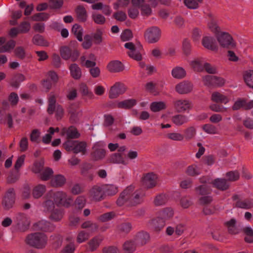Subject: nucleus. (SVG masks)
<instances>
[{
    "label": "nucleus",
    "instance_id": "obj_1",
    "mask_svg": "<svg viewBox=\"0 0 253 253\" xmlns=\"http://www.w3.org/2000/svg\"><path fill=\"white\" fill-rule=\"evenodd\" d=\"M47 241L46 236L39 232L30 234L25 239L27 245L38 249L44 248L47 244Z\"/></svg>",
    "mask_w": 253,
    "mask_h": 253
},
{
    "label": "nucleus",
    "instance_id": "obj_2",
    "mask_svg": "<svg viewBox=\"0 0 253 253\" xmlns=\"http://www.w3.org/2000/svg\"><path fill=\"white\" fill-rule=\"evenodd\" d=\"M216 39L219 45L224 48H232L235 42L232 36L228 33H216Z\"/></svg>",
    "mask_w": 253,
    "mask_h": 253
},
{
    "label": "nucleus",
    "instance_id": "obj_3",
    "mask_svg": "<svg viewBox=\"0 0 253 253\" xmlns=\"http://www.w3.org/2000/svg\"><path fill=\"white\" fill-rule=\"evenodd\" d=\"M64 148L68 151H73L75 153H81L84 155L86 151V144L84 142L68 140L64 143Z\"/></svg>",
    "mask_w": 253,
    "mask_h": 253
},
{
    "label": "nucleus",
    "instance_id": "obj_4",
    "mask_svg": "<svg viewBox=\"0 0 253 253\" xmlns=\"http://www.w3.org/2000/svg\"><path fill=\"white\" fill-rule=\"evenodd\" d=\"M14 222L18 230L21 232L26 231L29 226L30 222L25 213L19 212L13 218Z\"/></svg>",
    "mask_w": 253,
    "mask_h": 253
},
{
    "label": "nucleus",
    "instance_id": "obj_5",
    "mask_svg": "<svg viewBox=\"0 0 253 253\" xmlns=\"http://www.w3.org/2000/svg\"><path fill=\"white\" fill-rule=\"evenodd\" d=\"M15 193L13 188H9L4 196L1 205L5 210L12 208L15 203Z\"/></svg>",
    "mask_w": 253,
    "mask_h": 253
},
{
    "label": "nucleus",
    "instance_id": "obj_6",
    "mask_svg": "<svg viewBox=\"0 0 253 253\" xmlns=\"http://www.w3.org/2000/svg\"><path fill=\"white\" fill-rule=\"evenodd\" d=\"M129 189L131 195L129 202L131 206H134L140 204L142 201V198L144 196V192L141 189L134 191V186L131 185L127 187Z\"/></svg>",
    "mask_w": 253,
    "mask_h": 253
},
{
    "label": "nucleus",
    "instance_id": "obj_7",
    "mask_svg": "<svg viewBox=\"0 0 253 253\" xmlns=\"http://www.w3.org/2000/svg\"><path fill=\"white\" fill-rule=\"evenodd\" d=\"M105 144L102 142H96L93 147L91 157L94 160L102 159L105 157L106 152L104 150Z\"/></svg>",
    "mask_w": 253,
    "mask_h": 253
},
{
    "label": "nucleus",
    "instance_id": "obj_8",
    "mask_svg": "<svg viewBox=\"0 0 253 253\" xmlns=\"http://www.w3.org/2000/svg\"><path fill=\"white\" fill-rule=\"evenodd\" d=\"M202 44L205 48L211 51L216 52L218 50V46L215 39L210 35H206L203 37Z\"/></svg>",
    "mask_w": 253,
    "mask_h": 253
},
{
    "label": "nucleus",
    "instance_id": "obj_9",
    "mask_svg": "<svg viewBox=\"0 0 253 253\" xmlns=\"http://www.w3.org/2000/svg\"><path fill=\"white\" fill-rule=\"evenodd\" d=\"M158 176L153 172L144 174L142 178V183L147 188L155 187L157 183Z\"/></svg>",
    "mask_w": 253,
    "mask_h": 253
},
{
    "label": "nucleus",
    "instance_id": "obj_10",
    "mask_svg": "<svg viewBox=\"0 0 253 253\" xmlns=\"http://www.w3.org/2000/svg\"><path fill=\"white\" fill-rule=\"evenodd\" d=\"M174 107L177 112H188L192 108V104L187 99H178L173 102Z\"/></svg>",
    "mask_w": 253,
    "mask_h": 253
},
{
    "label": "nucleus",
    "instance_id": "obj_11",
    "mask_svg": "<svg viewBox=\"0 0 253 253\" xmlns=\"http://www.w3.org/2000/svg\"><path fill=\"white\" fill-rule=\"evenodd\" d=\"M126 90L125 85L120 82L116 83L112 86H111L109 96L110 98H116L120 95L123 94Z\"/></svg>",
    "mask_w": 253,
    "mask_h": 253
},
{
    "label": "nucleus",
    "instance_id": "obj_12",
    "mask_svg": "<svg viewBox=\"0 0 253 253\" xmlns=\"http://www.w3.org/2000/svg\"><path fill=\"white\" fill-rule=\"evenodd\" d=\"M129 191V189H127V187L120 194L119 197L116 201V204L118 206H131L129 202L130 196L131 195H130V193Z\"/></svg>",
    "mask_w": 253,
    "mask_h": 253
},
{
    "label": "nucleus",
    "instance_id": "obj_13",
    "mask_svg": "<svg viewBox=\"0 0 253 253\" xmlns=\"http://www.w3.org/2000/svg\"><path fill=\"white\" fill-rule=\"evenodd\" d=\"M234 201H236V206L237 207L249 209L253 207V201L251 199H240L239 196L235 195L232 197Z\"/></svg>",
    "mask_w": 253,
    "mask_h": 253
},
{
    "label": "nucleus",
    "instance_id": "obj_14",
    "mask_svg": "<svg viewBox=\"0 0 253 253\" xmlns=\"http://www.w3.org/2000/svg\"><path fill=\"white\" fill-rule=\"evenodd\" d=\"M193 85L188 81H183L175 86L176 91L179 94H187L192 91Z\"/></svg>",
    "mask_w": 253,
    "mask_h": 253
},
{
    "label": "nucleus",
    "instance_id": "obj_15",
    "mask_svg": "<svg viewBox=\"0 0 253 253\" xmlns=\"http://www.w3.org/2000/svg\"><path fill=\"white\" fill-rule=\"evenodd\" d=\"M84 33H74L77 39L80 42H83L82 46L84 49L89 48L92 44L93 40L89 35H84Z\"/></svg>",
    "mask_w": 253,
    "mask_h": 253
},
{
    "label": "nucleus",
    "instance_id": "obj_16",
    "mask_svg": "<svg viewBox=\"0 0 253 253\" xmlns=\"http://www.w3.org/2000/svg\"><path fill=\"white\" fill-rule=\"evenodd\" d=\"M107 69L110 73H119L124 70V66L120 61L114 60L108 63L107 65Z\"/></svg>",
    "mask_w": 253,
    "mask_h": 253
},
{
    "label": "nucleus",
    "instance_id": "obj_17",
    "mask_svg": "<svg viewBox=\"0 0 253 253\" xmlns=\"http://www.w3.org/2000/svg\"><path fill=\"white\" fill-rule=\"evenodd\" d=\"M211 100L216 103L226 104L231 100L229 95H225L218 91L213 92L211 94Z\"/></svg>",
    "mask_w": 253,
    "mask_h": 253
},
{
    "label": "nucleus",
    "instance_id": "obj_18",
    "mask_svg": "<svg viewBox=\"0 0 253 253\" xmlns=\"http://www.w3.org/2000/svg\"><path fill=\"white\" fill-rule=\"evenodd\" d=\"M89 196L92 200L96 201L102 200L104 198V194L102 186H94L90 190Z\"/></svg>",
    "mask_w": 253,
    "mask_h": 253
},
{
    "label": "nucleus",
    "instance_id": "obj_19",
    "mask_svg": "<svg viewBox=\"0 0 253 253\" xmlns=\"http://www.w3.org/2000/svg\"><path fill=\"white\" fill-rule=\"evenodd\" d=\"M96 58L92 53H90L87 58L85 56H82L80 58V63L83 66L86 68H92L96 65Z\"/></svg>",
    "mask_w": 253,
    "mask_h": 253
},
{
    "label": "nucleus",
    "instance_id": "obj_20",
    "mask_svg": "<svg viewBox=\"0 0 253 253\" xmlns=\"http://www.w3.org/2000/svg\"><path fill=\"white\" fill-rule=\"evenodd\" d=\"M225 225L228 229V232L232 234H236L240 232L241 228L237 221L234 218H232L225 223Z\"/></svg>",
    "mask_w": 253,
    "mask_h": 253
},
{
    "label": "nucleus",
    "instance_id": "obj_21",
    "mask_svg": "<svg viewBox=\"0 0 253 253\" xmlns=\"http://www.w3.org/2000/svg\"><path fill=\"white\" fill-rule=\"evenodd\" d=\"M149 240V235L147 232H140L135 235L134 242L137 246H142L146 244Z\"/></svg>",
    "mask_w": 253,
    "mask_h": 253
},
{
    "label": "nucleus",
    "instance_id": "obj_22",
    "mask_svg": "<svg viewBox=\"0 0 253 253\" xmlns=\"http://www.w3.org/2000/svg\"><path fill=\"white\" fill-rule=\"evenodd\" d=\"M7 123L8 127H13V120L12 115L7 113L4 109H0V124H5Z\"/></svg>",
    "mask_w": 253,
    "mask_h": 253
},
{
    "label": "nucleus",
    "instance_id": "obj_23",
    "mask_svg": "<svg viewBox=\"0 0 253 253\" xmlns=\"http://www.w3.org/2000/svg\"><path fill=\"white\" fill-rule=\"evenodd\" d=\"M34 227L37 230L44 232H51L54 229V226L51 223L45 220L38 222L34 224Z\"/></svg>",
    "mask_w": 253,
    "mask_h": 253
},
{
    "label": "nucleus",
    "instance_id": "obj_24",
    "mask_svg": "<svg viewBox=\"0 0 253 253\" xmlns=\"http://www.w3.org/2000/svg\"><path fill=\"white\" fill-rule=\"evenodd\" d=\"M25 77L21 73L14 74L11 77L9 84L11 86L15 88H18L20 84L25 81Z\"/></svg>",
    "mask_w": 253,
    "mask_h": 253
},
{
    "label": "nucleus",
    "instance_id": "obj_25",
    "mask_svg": "<svg viewBox=\"0 0 253 253\" xmlns=\"http://www.w3.org/2000/svg\"><path fill=\"white\" fill-rule=\"evenodd\" d=\"M171 121L176 126H181L187 124L189 121V118L186 115L177 114L172 116Z\"/></svg>",
    "mask_w": 253,
    "mask_h": 253
},
{
    "label": "nucleus",
    "instance_id": "obj_26",
    "mask_svg": "<svg viewBox=\"0 0 253 253\" xmlns=\"http://www.w3.org/2000/svg\"><path fill=\"white\" fill-rule=\"evenodd\" d=\"M71 76L75 80H80L82 77V71L79 66L73 63L69 66Z\"/></svg>",
    "mask_w": 253,
    "mask_h": 253
},
{
    "label": "nucleus",
    "instance_id": "obj_27",
    "mask_svg": "<svg viewBox=\"0 0 253 253\" xmlns=\"http://www.w3.org/2000/svg\"><path fill=\"white\" fill-rule=\"evenodd\" d=\"M103 238L101 235H98L91 239L88 243V250L93 252L96 250L100 245Z\"/></svg>",
    "mask_w": 253,
    "mask_h": 253
},
{
    "label": "nucleus",
    "instance_id": "obj_28",
    "mask_svg": "<svg viewBox=\"0 0 253 253\" xmlns=\"http://www.w3.org/2000/svg\"><path fill=\"white\" fill-rule=\"evenodd\" d=\"M110 161L114 164H122L124 166L128 164V161L119 153L112 154L110 157Z\"/></svg>",
    "mask_w": 253,
    "mask_h": 253
},
{
    "label": "nucleus",
    "instance_id": "obj_29",
    "mask_svg": "<svg viewBox=\"0 0 253 253\" xmlns=\"http://www.w3.org/2000/svg\"><path fill=\"white\" fill-rule=\"evenodd\" d=\"M161 37L160 33H145L144 38L149 43H154L159 41Z\"/></svg>",
    "mask_w": 253,
    "mask_h": 253
},
{
    "label": "nucleus",
    "instance_id": "obj_30",
    "mask_svg": "<svg viewBox=\"0 0 253 253\" xmlns=\"http://www.w3.org/2000/svg\"><path fill=\"white\" fill-rule=\"evenodd\" d=\"M137 103L134 99H126L117 103L116 106L118 108L128 109L135 106Z\"/></svg>",
    "mask_w": 253,
    "mask_h": 253
},
{
    "label": "nucleus",
    "instance_id": "obj_31",
    "mask_svg": "<svg viewBox=\"0 0 253 253\" xmlns=\"http://www.w3.org/2000/svg\"><path fill=\"white\" fill-rule=\"evenodd\" d=\"M160 217L167 221L171 219L174 215V211L171 208H166L159 212Z\"/></svg>",
    "mask_w": 253,
    "mask_h": 253
},
{
    "label": "nucleus",
    "instance_id": "obj_32",
    "mask_svg": "<svg viewBox=\"0 0 253 253\" xmlns=\"http://www.w3.org/2000/svg\"><path fill=\"white\" fill-rule=\"evenodd\" d=\"M75 249L73 237H67L64 241V253H73Z\"/></svg>",
    "mask_w": 253,
    "mask_h": 253
},
{
    "label": "nucleus",
    "instance_id": "obj_33",
    "mask_svg": "<svg viewBox=\"0 0 253 253\" xmlns=\"http://www.w3.org/2000/svg\"><path fill=\"white\" fill-rule=\"evenodd\" d=\"M197 131L196 127L194 126H189L183 130L184 139L186 140H190L193 139L196 136Z\"/></svg>",
    "mask_w": 253,
    "mask_h": 253
},
{
    "label": "nucleus",
    "instance_id": "obj_34",
    "mask_svg": "<svg viewBox=\"0 0 253 253\" xmlns=\"http://www.w3.org/2000/svg\"><path fill=\"white\" fill-rule=\"evenodd\" d=\"M46 187L42 184H39L34 187L32 190V196L35 199L41 198L45 192Z\"/></svg>",
    "mask_w": 253,
    "mask_h": 253
},
{
    "label": "nucleus",
    "instance_id": "obj_35",
    "mask_svg": "<svg viewBox=\"0 0 253 253\" xmlns=\"http://www.w3.org/2000/svg\"><path fill=\"white\" fill-rule=\"evenodd\" d=\"M0 47V53L9 52L13 49L16 45V42L13 40H10L4 43Z\"/></svg>",
    "mask_w": 253,
    "mask_h": 253
},
{
    "label": "nucleus",
    "instance_id": "obj_36",
    "mask_svg": "<svg viewBox=\"0 0 253 253\" xmlns=\"http://www.w3.org/2000/svg\"><path fill=\"white\" fill-rule=\"evenodd\" d=\"M104 196H113L118 192V187L115 185L109 184L101 186Z\"/></svg>",
    "mask_w": 253,
    "mask_h": 253
},
{
    "label": "nucleus",
    "instance_id": "obj_37",
    "mask_svg": "<svg viewBox=\"0 0 253 253\" xmlns=\"http://www.w3.org/2000/svg\"><path fill=\"white\" fill-rule=\"evenodd\" d=\"M76 14L79 21L84 22L86 20L87 17L86 11L83 6L79 5L77 7Z\"/></svg>",
    "mask_w": 253,
    "mask_h": 253
},
{
    "label": "nucleus",
    "instance_id": "obj_38",
    "mask_svg": "<svg viewBox=\"0 0 253 253\" xmlns=\"http://www.w3.org/2000/svg\"><path fill=\"white\" fill-rule=\"evenodd\" d=\"M212 184L214 187L221 190H225L229 187V184L227 181L222 178L215 179L213 181Z\"/></svg>",
    "mask_w": 253,
    "mask_h": 253
},
{
    "label": "nucleus",
    "instance_id": "obj_39",
    "mask_svg": "<svg viewBox=\"0 0 253 253\" xmlns=\"http://www.w3.org/2000/svg\"><path fill=\"white\" fill-rule=\"evenodd\" d=\"M137 246L134 241L129 240L125 242L123 249L125 253H132Z\"/></svg>",
    "mask_w": 253,
    "mask_h": 253
},
{
    "label": "nucleus",
    "instance_id": "obj_40",
    "mask_svg": "<svg viewBox=\"0 0 253 253\" xmlns=\"http://www.w3.org/2000/svg\"><path fill=\"white\" fill-rule=\"evenodd\" d=\"M185 172L189 176H195L201 173V169L197 165L193 164L187 168Z\"/></svg>",
    "mask_w": 253,
    "mask_h": 253
},
{
    "label": "nucleus",
    "instance_id": "obj_41",
    "mask_svg": "<svg viewBox=\"0 0 253 253\" xmlns=\"http://www.w3.org/2000/svg\"><path fill=\"white\" fill-rule=\"evenodd\" d=\"M168 201V196L165 194H160L155 197L154 204L156 206H161L166 204Z\"/></svg>",
    "mask_w": 253,
    "mask_h": 253
},
{
    "label": "nucleus",
    "instance_id": "obj_42",
    "mask_svg": "<svg viewBox=\"0 0 253 253\" xmlns=\"http://www.w3.org/2000/svg\"><path fill=\"white\" fill-rule=\"evenodd\" d=\"M171 75L174 78L180 79L186 76V71L180 67H176L171 71Z\"/></svg>",
    "mask_w": 253,
    "mask_h": 253
},
{
    "label": "nucleus",
    "instance_id": "obj_43",
    "mask_svg": "<svg viewBox=\"0 0 253 253\" xmlns=\"http://www.w3.org/2000/svg\"><path fill=\"white\" fill-rule=\"evenodd\" d=\"M33 43L37 45L48 46V42L41 35L37 34L33 38Z\"/></svg>",
    "mask_w": 253,
    "mask_h": 253
},
{
    "label": "nucleus",
    "instance_id": "obj_44",
    "mask_svg": "<svg viewBox=\"0 0 253 253\" xmlns=\"http://www.w3.org/2000/svg\"><path fill=\"white\" fill-rule=\"evenodd\" d=\"M150 108L152 112H157L166 109V104L163 101L153 102L151 103Z\"/></svg>",
    "mask_w": 253,
    "mask_h": 253
},
{
    "label": "nucleus",
    "instance_id": "obj_45",
    "mask_svg": "<svg viewBox=\"0 0 253 253\" xmlns=\"http://www.w3.org/2000/svg\"><path fill=\"white\" fill-rule=\"evenodd\" d=\"M79 55L77 51H74L72 53L71 50L67 47H64V59H71L72 61H76Z\"/></svg>",
    "mask_w": 253,
    "mask_h": 253
},
{
    "label": "nucleus",
    "instance_id": "obj_46",
    "mask_svg": "<svg viewBox=\"0 0 253 253\" xmlns=\"http://www.w3.org/2000/svg\"><path fill=\"white\" fill-rule=\"evenodd\" d=\"M244 79L246 84L250 88H253V70L245 72Z\"/></svg>",
    "mask_w": 253,
    "mask_h": 253
},
{
    "label": "nucleus",
    "instance_id": "obj_47",
    "mask_svg": "<svg viewBox=\"0 0 253 253\" xmlns=\"http://www.w3.org/2000/svg\"><path fill=\"white\" fill-rule=\"evenodd\" d=\"M80 91L84 96H86L90 99L94 98L93 93L89 90L87 86L84 83H82L80 85Z\"/></svg>",
    "mask_w": 253,
    "mask_h": 253
},
{
    "label": "nucleus",
    "instance_id": "obj_48",
    "mask_svg": "<svg viewBox=\"0 0 253 253\" xmlns=\"http://www.w3.org/2000/svg\"><path fill=\"white\" fill-rule=\"evenodd\" d=\"M52 187H59L63 185V176L61 174L56 175L50 180Z\"/></svg>",
    "mask_w": 253,
    "mask_h": 253
},
{
    "label": "nucleus",
    "instance_id": "obj_49",
    "mask_svg": "<svg viewBox=\"0 0 253 253\" xmlns=\"http://www.w3.org/2000/svg\"><path fill=\"white\" fill-rule=\"evenodd\" d=\"M82 228L89 229L91 233H93L97 230L98 226L97 223L91 221H86L84 222L81 226Z\"/></svg>",
    "mask_w": 253,
    "mask_h": 253
},
{
    "label": "nucleus",
    "instance_id": "obj_50",
    "mask_svg": "<svg viewBox=\"0 0 253 253\" xmlns=\"http://www.w3.org/2000/svg\"><path fill=\"white\" fill-rule=\"evenodd\" d=\"M208 25L209 29L211 32H222L217 23L216 19L212 16H210Z\"/></svg>",
    "mask_w": 253,
    "mask_h": 253
},
{
    "label": "nucleus",
    "instance_id": "obj_51",
    "mask_svg": "<svg viewBox=\"0 0 253 253\" xmlns=\"http://www.w3.org/2000/svg\"><path fill=\"white\" fill-rule=\"evenodd\" d=\"M48 103L47 112L50 115L53 114L56 109V98L55 96H51L48 99Z\"/></svg>",
    "mask_w": 253,
    "mask_h": 253
},
{
    "label": "nucleus",
    "instance_id": "obj_52",
    "mask_svg": "<svg viewBox=\"0 0 253 253\" xmlns=\"http://www.w3.org/2000/svg\"><path fill=\"white\" fill-rule=\"evenodd\" d=\"M43 211L45 212H51L54 209V203L50 200H45L42 204Z\"/></svg>",
    "mask_w": 253,
    "mask_h": 253
},
{
    "label": "nucleus",
    "instance_id": "obj_53",
    "mask_svg": "<svg viewBox=\"0 0 253 253\" xmlns=\"http://www.w3.org/2000/svg\"><path fill=\"white\" fill-rule=\"evenodd\" d=\"M53 200L57 206H62L63 203V193L62 191L55 192L53 194Z\"/></svg>",
    "mask_w": 253,
    "mask_h": 253
},
{
    "label": "nucleus",
    "instance_id": "obj_54",
    "mask_svg": "<svg viewBox=\"0 0 253 253\" xmlns=\"http://www.w3.org/2000/svg\"><path fill=\"white\" fill-rule=\"evenodd\" d=\"M190 65L197 71H201L203 70L204 64L203 61L200 59H196L190 62Z\"/></svg>",
    "mask_w": 253,
    "mask_h": 253
},
{
    "label": "nucleus",
    "instance_id": "obj_55",
    "mask_svg": "<svg viewBox=\"0 0 253 253\" xmlns=\"http://www.w3.org/2000/svg\"><path fill=\"white\" fill-rule=\"evenodd\" d=\"M14 53L16 57L21 60L24 59L26 56L25 49L22 46L16 47L14 50Z\"/></svg>",
    "mask_w": 253,
    "mask_h": 253
},
{
    "label": "nucleus",
    "instance_id": "obj_56",
    "mask_svg": "<svg viewBox=\"0 0 253 253\" xmlns=\"http://www.w3.org/2000/svg\"><path fill=\"white\" fill-rule=\"evenodd\" d=\"M53 171L49 168H46L40 174V178L42 180L46 181L49 180L53 175Z\"/></svg>",
    "mask_w": 253,
    "mask_h": 253
},
{
    "label": "nucleus",
    "instance_id": "obj_57",
    "mask_svg": "<svg viewBox=\"0 0 253 253\" xmlns=\"http://www.w3.org/2000/svg\"><path fill=\"white\" fill-rule=\"evenodd\" d=\"M243 231L247 235L245 238L246 242L249 243H253V229L251 227H246L243 229Z\"/></svg>",
    "mask_w": 253,
    "mask_h": 253
},
{
    "label": "nucleus",
    "instance_id": "obj_58",
    "mask_svg": "<svg viewBox=\"0 0 253 253\" xmlns=\"http://www.w3.org/2000/svg\"><path fill=\"white\" fill-rule=\"evenodd\" d=\"M66 133L67 137L70 138H77L80 135V134L78 131L77 129L74 126L70 127L67 129Z\"/></svg>",
    "mask_w": 253,
    "mask_h": 253
},
{
    "label": "nucleus",
    "instance_id": "obj_59",
    "mask_svg": "<svg viewBox=\"0 0 253 253\" xmlns=\"http://www.w3.org/2000/svg\"><path fill=\"white\" fill-rule=\"evenodd\" d=\"M167 137L174 141H182L184 139L183 134L179 132H172L167 134Z\"/></svg>",
    "mask_w": 253,
    "mask_h": 253
},
{
    "label": "nucleus",
    "instance_id": "obj_60",
    "mask_svg": "<svg viewBox=\"0 0 253 253\" xmlns=\"http://www.w3.org/2000/svg\"><path fill=\"white\" fill-rule=\"evenodd\" d=\"M191 46L190 41L187 39H184L182 42V50L183 53L187 56L191 53Z\"/></svg>",
    "mask_w": 253,
    "mask_h": 253
},
{
    "label": "nucleus",
    "instance_id": "obj_61",
    "mask_svg": "<svg viewBox=\"0 0 253 253\" xmlns=\"http://www.w3.org/2000/svg\"><path fill=\"white\" fill-rule=\"evenodd\" d=\"M51 214L49 216L50 219L55 221H58L61 220L62 218V214L61 211L56 209L55 210H53L52 212H51Z\"/></svg>",
    "mask_w": 253,
    "mask_h": 253
},
{
    "label": "nucleus",
    "instance_id": "obj_62",
    "mask_svg": "<svg viewBox=\"0 0 253 253\" xmlns=\"http://www.w3.org/2000/svg\"><path fill=\"white\" fill-rule=\"evenodd\" d=\"M89 237V235L88 233L84 231H81L78 234L77 241L79 243H83L87 240Z\"/></svg>",
    "mask_w": 253,
    "mask_h": 253
},
{
    "label": "nucleus",
    "instance_id": "obj_63",
    "mask_svg": "<svg viewBox=\"0 0 253 253\" xmlns=\"http://www.w3.org/2000/svg\"><path fill=\"white\" fill-rule=\"evenodd\" d=\"M127 54L130 57L134 60L140 61L142 59L141 54L140 52L136 49V48L134 50L128 51L127 52Z\"/></svg>",
    "mask_w": 253,
    "mask_h": 253
},
{
    "label": "nucleus",
    "instance_id": "obj_64",
    "mask_svg": "<svg viewBox=\"0 0 253 253\" xmlns=\"http://www.w3.org/2000/svg\"><path fill=\"white\" fill-rule=\"evenodd\" d=\"M44 163L42 161H36L32 168V171L35 173H40L43 168Z\"/></svg>",
    "mask_w": 253,
    "mask_h": 253
}]
</instances>
